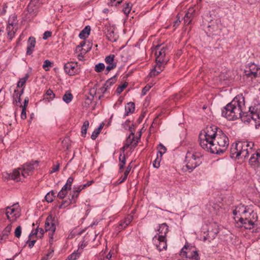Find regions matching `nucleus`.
I'll list each match as a JSON object with an SVG mask.
<instances>
[{"label":"nucleus","mask_w":260,"mask_h":260,"mask_svg":"<svg viewBox=\"0 0 260 260\" xmlns=\"http://www.w3.org/2000/svg\"><path fill=\"white\" fill-rule=\"evenodd\" d=\"M249 164L254 169L260 168V149H257L251 154Z\"/></svg>","instance_id":"nucleus-14"},{"label":"nucleus","mask_w":260,"mask_h":260,"mask_svg":"<svg viewBox=\"0 0 260 260\" xmlns=\"http://www.w3.org/2000/svg\"><path fill=\"white\" fill-rule=\"evenodd\" d=\"M53 64V62H51L50 60L48 59H46L44 61L43 68L45 71H48L49 69H47V68L51 67Z\"/></svg>","instance_id":"nucleus-50"},{"label":"nucleus","mask_w":260,"mask_h":260,"mask_svg":"<svg viewBox=\"0 0 260 260\" xmlns=\"http://www.w3.org/2000/svg\"><path fill=\"white\" fill-rule=\"evenodd\" d=\"M127 82H125L122 85L118 86L116 90L117 94H120L123 91V89L127 87Z\"/></svg>","instance_id":"nucleus-48"},{"label":"nucleus","mask_w":260,"mask_h":260,"mask_svg":"<svg viewBox=\"0 0 260 260\" xmlns=\"http://www.w3.org/2000/svg\"><path fill=\"white\" fill-rule=\"evenodd\" d=\"M162 156L157 154V156L155 160L153 162V166L155 168H158L160 166V162L161 160Z\"/></svg>","instance_id":"nucleus-42"},{"label":"nucleus","mask_w":260,"mask_h":260,"mask_svg":"<svg viewBox=\"0 0 260 260\" xmlns=\"http://www.w3.org/2000/svg\"><path fill=\"white\" fill-rule=\"evenodd\" d=\"M27 10L32 16H36L38 13V9L33 7V2L29 3L27 6Z\"/></svg>","instance_id":"nucleus-29"},{"label":"nucleus","mask_w":260,"mask_h":260,"mask_svg":"<svg viewBox=\"0 0 260 260\" xmlns=\"http://www.w3.org/2000/svg\"><path fill=\"white\" fill-rule=\"evenodd\" d=\"M135 109V105L133 102H129L127 104L125 107L126 114L133 113Z\"/></svg>","instance_id":"nucleus-30"},{"label":"nucleus","mask_w":260,"mask_h":260,"mask_svg":"<svg viewBox=\"0 0 260 260\" xmlns=\"http://www.w3.org/2000/svg\"><path fill=\"white\" fill-rule=\"evenodd\" d=\"M158 231L159 232V236L164 235V237H166V235L169 231L168 226L166 223L161 224L159 226Z\"/></svg>","instance_id":"nucleus-26"},{"label":"nucleus","mask_w":260,"mask_h":260,"mask_svg":"<svg viewBox=\"0 0 260 260\" xmlns=\"http://www.w3.org/2000/svg\"><path fill=\"white\" fill-rule=\"evenodd\" d=\"M244 106V98L236 96L230 103L224 107L221 114H227L228 112L231 114H247L246 112L243 111Z\"/></svg>","instance_id":"nucleus-3"},{"label":"nucleus","mask_w":260,"mask_h":260,"mask_svg":"<svg viewBox=\"0 0 260 260\" xmlns=\"http://www.w3.org/2000/svg\"><path fill=\"white\" fill-rule=\"evenodd\" d=\"M93 182V180L88 181L86 184L78 186L77 187H76V189L80 192L83 189H85L86 187L90 186Z\"/></svg>","instance_id":"nucleus-45"},{"label":"nucleus","mask_w":260,"mask_h":260,"mask_svg":"<svg viewBox=\"0 0 260 260\" xmlns=\"http://www.w3.org/2000/svg\"><path fill=\"white\" fill-rule=\"evenodd\" d=\"M20 97H21V95L18 93V90L17 89H15L14 90L13 98L15 99V100L17 102L20 103V101H21Z\"/></svg>","instance_id":"nucleus-54"},{"label":"nucleus","mask_w":260,"mask_h":260,"mask_svg":"<svg viewBox=\"0 0 260 260\" xmlns=\"http://www.w3.org/2000/svg\"><path fill=\"white\" fill-rule=\"evenodd\" d=\"M30 239L31 238H29V239L26 242V243L28 244L29 248H32L36 242V240H33L31 241Z\"/></svg>","instance_id":"nucleus-62"},{"label":"nucleus","mask_w":260,"mask_h":260,"mask_svg":"<svg viewBox=\"0 0 260 260\" xmlns=\"http://www.w3.org/2000/svg\"><path fill=\"white\" fill-rule=\"evenodd\" d=\"M123 0H109L108 2V6H117L120 4Z\"/></svg>","instance_id":"nucleus-51"},{"label":"nucleus","mask_w":260,"mask_h":260,"mask_svg":"<svg viewBox=\"0 0 260 260\" xmlns=\"http://www.w3.org/2000/svg\"><path fill=\"white\" fill-rule=\"evenodd\" d=\"M213 142L214 146L212 148V153L214 154L223 153L229 145V138L222 130H218V133L214 139Z\"/></svg>","instance_id":"nucleus-2"},{"label":"nucleus","mask_w":260,"mask_h":260,"mask_svg":"<svg viewBox=\"0 0 260 260\" xmlns=\"http://www.w3.org/2000/svg\"><path fill=\"white\" fill-rule=\"evenodd\" d=\"M105 32L106 34L107 39L112 42H116L118 39V35L115 32L114 28L111 26H107Z\"/></svg>","instance_id":"nucleus-18"},{"label":"nucleus","mask_w":260,"mask_h":260,"mask_svg":"<svg viewBox=\"0 0 260 260\" xmlns=\"http://www.w3.org/2000/svg\"><path fill=\"white\" fill-rule=\"evenodd\" d=\"M28 103V99L26 98L24 101V105L23 106L21 114H26V107L27 106Z\"/></svg>","instance_id":"nucleus-59"},{"label":"nucleus","mask_w":260,"mask_h":260,"mask_svg":"<svg viewBox=\"0 0 260 260\" xmlns=\"http://www.w3.org/2000/svg\"><path fill=\"white\" fill-rule=\"evenodd\" d=\"M254 212L247 206L240 204L233 210V213L236 216L234 217L235 221L243 220V218L247 217L250 212Z\"/></svg>","instance_id":"nucleus-5"},{"label":"nucleus","mask_w":260,"mask_h":260,"mask_svg":"<svg viewBox=\"0 0 260 260\" xmlns=\"http://www.w3.org/2000/svg\"><path fill=\"white\" fill-rule=\"evenodd\" d=\"M190 11L191 12H190L189 11H188L187 13L185 14V15L184 17V23L186 25H188L189 24H190L191 21L193 11L192 10H191Z\"/></svg>","instance_id":"nucleus-34"},{"label":"nucleus","mask_w":260,"mask_h":260,"mask_svg":"<svg viewBox=\"0 0 260 260\" xmlns=\"http://www.w3.org/2000/svg\"><path fill=\"white\" fill-rule=\"evenodd\" d=\"M55 192L52 190L48 192L45 196V200L48 203H51L53 201V199L55 197Z\"/></svg>","instance_id":"nucleus-40"},{"label":"nucleus","mask_w":260,"mask_h":260,"mask_svg":"<svg viewBox=\"0 0 260 260\" xmlns=\"http://www.w3.org/2000/svg\"><path fill=\"white\" fill-rule=\"evenodd\" d=\"M238 148L239 149L242 148V142H239L238 143H234L232 145L230 149V155L232 158H238V156H237V154L239 151H236V149Z\"/></svg>","instance_id":"nucleus-21"},{"label":"nucleus","mask_w":260,"mask_h":260,"mask_svg":"<svg viewBox=\"0 0 260 260\" xmlns=\"http://www.w3.org/2000/svg\"><path fill=\"white\" fill-rule=\"evenodd\" d=\"M132 6V4L130 3L123 5L122 9L123 12L126 15L128 14L131 10Z\"/></svg>","instance_id":"nucleus-41"},{"label":"nucleus","mask_w":260,"mask_h":260,"mask_svg":"<svg viewBox=\"0 0 260 260\" xmlns=\"http://www.w3.org/2000/svg\"><path fill=\"white\" fill-rule=\"evenodd\" d=\"M215 27H217L216 25H209L208 26V32L209 35H216L217 34L216 31L214 29Z\"/></svg>","instance_id":"nucleus-52"},{"label":"nucleus","mask_w":260,"mask_h":260,"mask_svg":"<svg viewBox=\"0 0 260 260\" xmlns=\"http://www.w3.org/2000/svg\"><path fill=\"white\" fill-rule=\"evenodd\" d=\"M64 70L66 74L69 76H74L80 72V69L77 62H67L64 65Z\"/></svg>","instance_id":"nucleus-11"},{"label":"nucleus","mask_w":260,"mask_h":260,"mask_svg":"<svg viewBox=\"0 0 260 260\" xmlns=\"http://www.w3.org/2000/svg\"><path fill=\"white\" fill-rule=\"evenodd\" d=\"M115 58L114 54H110L106 57L105 59V62L107 64H114V60Z\"/></svg>","instance_id":"nucleus-43"},{"label":"nucleus","mask_w":260,"mask_h":260,"mask_svg":"<svg viewBox=\"0 0 260 260\" xmlns=\"http://www.w3.org/2000/svg\"><path fill=\"white\" fill-rule=\"evenodd\" d=\"M87 242H86L84 240L82 241V243L79 244V247L78 249H79V251H81L87 245Z\"/></svg>","instance_id":"nucleus-64"},{"label":"nucleus","mask_w":260,"mask_h":260,"mask_svg":"<svg viewBox=\"0 0 260 260\" xmlns=\"http://www.w3.org/2000/svg\"><path fill=\"white\" fill-rule=\"evenodd\" d=\"M117 80V75H115L107 80L106 83L104 84L103 86L100 88V90L102 91L103 93L106 94L108 90L110 89L111 86H112L116 82Z\"/></svg>","instance_id":"nucleus-19"},{"label":"nucleus","mask_w":260,"mask_h":260,"mask_svg":"<svg viewBox=\"0 0 260 260\" xmlns=\"http://www.w3.org/2000/svg\"><path fill=\"white\" fill-rule=\"evenodd\" d=\"M73 99V95L69 91H67L62 96L63 101L66 103H69Z\"/></svg>","instance_id":"nucleus-36"},{"label":"nucleus","mask_w":260,"mask_h":260,"mask_svg":"<svg viewBox=\"0 0 260 260\" xmlns=\"http://www.w3.org/2000/svg\"><path fill=\"white\" fill-rule=\"evenodd\" d=\"M238 115H222L223 117L225 118L229 121H234L239 118L237 116Z\"/></svg>","instance_id":"nucleus-49"},{"label":"nucleus","mask_w":260,"mask_h":260,"mask_svg":"<svg viewBox=\"0 0 260 260\" xmlns=\"http://www.w3.org/2000/svg\"><path fill=\"white\" fill-rule=\"evenodd\" d=\"M13 21H11V19H9L8 21V25L7 26V31L8 37L10 40H12L14 36L15 32L14 30V25L17 24V22L15 20V17H12Z\"/></svg>","instance_id":"nucleus-17"},{"label":"nucleus","mask_w":260,"mask_h":260,"mask_svg":"<svg viewBox=\"0 0 260 260\" xmlns=\"http://www.w3.org/2000/svg\"><path fill=\"white\" fill-rule=\"evenodd\" d=\"M247 217L243 218V220L237 221V222H239L242 226L247 230H251L254 228L257 221L258 216L257 213L254 212H250V214H248Z\"/></svg>","instance_id":"nucleus-8"},{"label":"nucleus","mask_w":260,"mask_h":260,"mask_svg":"<svg viewBox=\"0 0 260 260\" xmlns=\"http://www.w3.org/2000/svg\"><path fill=\"white\" fill-rule=\"evenodd\" d=\"M239 118H240L241 121L245 123H250L251 121L256 122L255 117H258L260 115H238Z\"/></svg>","instance_id":"nucleus-20"},{"label":"nucleus","mask_w":260,"mask_h":260,"mask_svg":"<svg viewBox=\"0 0 260 260\" xmlns=\"http://www.w3.org/2000/svg\"><path fill=\"white\" fill-rule=\"evenodd\" d=\"M15 236L18 238H19L21 234V226H18L15 230Z\"/></svg>","instance_id":"nucleus-55"},{"label":"nucleus","mask_w":260,"mask_h":260,"mask_svg":"<svg viewBox=\"0 0 260 260\" xmlns=\"http://www.w3.org/2000/svg\"><path fill=\"white\" fill-rule=\"evenodd\" d=\"M157 149L158 150L157 154L161 156L164 154H165L166 152L167 151L166 147L161 143H159L157 147Z\"/></svg>","instance_id":"nucleus-38"},{"label":"nucleus","mask_w":260,"mask_h":260,"mask_svg":"<svg viewBox=\"0 0 260 260\" xmlns=\"http://www.w3.org/2000/svg\"><path fill=\"white\" fill-rule=\"evenodd\" d=\"M12 229V225L11 224H8L3 230L2 232V235L1 236V238H0L2 240H6L9 235L10 233V232Z\"/></svg>","instance_id":"nucleus-27"},{"label":"nucleus","mask_w":260,"mask_h":260,"mask_svg":"<svg viewBox=\"0 0 260 260\" xmlns=\"http://www.w3.org/2000/svg\"><path fill=\"white\" fill-rule=\"evenodd\" d=\"M90 27L89 25L86 26L83 29H82L79 35V37L81 39H86L90 34Z\"/></svg>","instance_id":"nucleus-24"},{"label":"nucleus","mask_w":260,"mask_h":260,"mask_svg":"<svg viewBox=\"0 0 260 260\" xmlns=\"http://www.w3.org/2000/svg\"><path fill=\"white\" fill-rule=\"evenodd\" d=\"M81 252V251H79V249H78L77 251H75L74 252L68 256V259L76 260L79 257Z\"/></svg>","instance_id":"nucleus-33"},{"label":"nucleus","mask_w":260,"mask_h":260,"mask_svg":"<svg viewBox=\"0 0 260 260\" xmlns=\"http://www.w3.org/2000/svg\"><path fill=\"white\" fill-rule=\"evenodd\" d=\"M243 144H244L245 148H248V147H249L250 151L251 152L252 151V149L253 147L254 146L253 142H247L246 144H245V143H243Z\"/></svg>","instance_id":"nucleus-60"},{"label":"nucleus","mask_w":260,"mask_h":260,"mask_svg":"<svg viewBox=\"0 0 260 260\" xmlns=\"http://www.w3.org/2000/svg\"><path fill=\"white\" fill-rule=\"evenodd\" d=\"M250 114H260V105L250 106L249 108Z\"/></svg>","instance_id":"nucleus-39"},{"label":"nucleus","mask_w":260,"mask_h":260,"mask_svg":"<svg viewBox=\"0 0 260 260\" xmlns=\"http://www.w3.org/2000/svg\"><path fill=\"white\" fill-rule=\"evenodd\" d=\"M100 131H99V129H95L94 131L92 132V134L91 136V138L92 140H94L96 139V138L98 137L100 133Z\"/></svg>","instance_id":"nucleus-56"},{"label":"nucleus","mask_w":260,"mask_h":260,"mask_svg":"<svg viewBox=\"0 0 260 260\" xmlns=\"http://www.w3.org/2000/svg\"><path fill=\"white\" fill-rule=\"evenodd\" d=\"M89 121L88 120H86L83 123V124L81 128V136L83 137H85V135L87 133V130L89 126Z\"/></svg>","instance_id":"nucleus-37"},{"label":"nucleus","mask_w":260,"mask_h":260,"mask_svg":"<svg viewBox=\"0 0 260 260\" xmlns=\"http://www.w3.org/2000/svg\"><path fill=\"white\" fill-rule=\"evenodd\" d=\"M250 153H251V152L249 151L248 148H245V147L244 145L243 148L242 149V150L239 152V153H238L237 154V156H238V159H239L240 158H245L246 157L248 156Z\"/></svg>","instance_id":"nucleus-28"},{"label":"nucleus","mask_w":260,"mask_h":260,"mask_svg":"<svg viewBox=\"0 0 260 260\" xmlns=\"http://www.w3.org/2000/svg\"><path fill=\"white\" fill-rule=\"evenodd\" d=\"M38 160L27 162L23 165L22 168L14 170L13 173L9 174V177L16 182L20 181L21 180V176L26 178L31 175L35 169L38 167Z\"/></svg>","instance_id":"nucleus-1"},{"label":"nucleus","mask_w":260,"mask_h":260,"mask_svg":"<svg viewBox=\"0 0 260 260\" xmlns=\"http://www.w3.org/2000/svg\"><path fill=\"white\" fill-rule=\"evenodd\" d=\"M214 138L207 137L203 135L201 132L199 135V141L200 146L205 150L212 153V148L214 147Z\"/></svg>","instance_id":"nucleus-6"},{"label":"nucleus","mask_w":260,"mask_h":260,"mask_svg":"<svg viewBox=\"0 0 260 260\" xmlns=\"http://www.w3.org/2000/svg\"><path fill=\"white\" fill-rule=\"evenodd\" d=\"M15 212L14 208H11V207H7L6 210V214L8 219H10V215H12Z\"/></svg>","instance_id":"nucleus-47"},{"label":"nucleus","mask_w":260,"mask_h":260,"mask_svg":"<svg viewBox=\"0 0 260 260\" xmlns=\"http://www.w3.org/2000/svg\"><path fill=\"white\" fill-rule=\"evenodd\" d=\"M67 194V191L60 190L57 194V197L60 199H63Z\"/></svg>","instance_id":"nucleus-57"},{"label":"nucleus","mask_w":260,"mask_h":260,"mask_svg":"<svg viewBox=\"0 0 260 260\" xmlns=\"http://www.w3.org/2000/svg\"><path fill=\"white\" fill-rule=\"evenodd\" d=\"M108 66L106 67V71L107 72V74L108 73L109 71L115 69L116 67L117 64L116 63H114V64H108Z\"/></svg>","instance_id":"nucleus-58"},{"label":"nucleus","mask_w":260,"mask_h":260,"mask_svg":"<svg viewBox=\"0 0 260 260\" xmlns=\"http://www.w3.org/2000/svg\"><path fill=\"white\" fill-rule=\"evenodd\" d=\"M218 231L216 230H212L211 231H208V234L204 237V241H208L211 242L212 240L214 239L218 234Z\"/></svg>","instance_id":"nucleus-23"},{"label":"nucleus","mask_w":260,"mask_h":260,"mask_svg":"<svg viewBox=\"0 0 260 260\" xmlns=\"http://www.w3.org/2000/svg\"><path fill=\"white\" fill-rule=\"evenodd\" d=\"M79 193L80 192L75 187H74V190L70 192L69 197H70V200L73 204H75L76 203Z\"/></svg>","instance_id":"nucleus-25"},{"label":"nucleus","mask_w":260,"mask_h":260,"mask_svg":"<svg viewBox=\"0 0 260 260\" xmlns=\"http://www.w3.org/2000/svg\"><path fill=\"white\" fill-rule=\"evenodd\" d=\"M166 47L164 46L157 45L155 47V55L156 56V61L168 62L169 59L166 58Z\"/></svg>","instance_id":"nucleus-10"},{"label":"nucleus","mask_w":260,"mask_h":260,"mask_svg":"<svg viewBox=\"0 0 260 260\" xmlns=\"http://www.w3.org/2000/svg\"><path fill=\"white\" fill-rule=\"evenodd\" d=\"M36 39L33 37H30L27 41V47L26 51V55H30L34 50L36 45Z\"/></svg>","instance_id":"nucleus-22"},{"label":"nucleus","mask_w":260,"mask_h":260,"mask_svg":"<svg viewBox=\"0 0 260 260\" xmlns=\"http://www.w3.org/2000/svg\"><path fill=\"white\" fill-rule=\"evenodd\" d=\"M55 221V218L51 215H49L45 221V229L46 232H49V236L51 239H53V236L56 230Z\"/></svg>","instance_id":"nucleus-9"},{"label":"nucleus","mask_w":260,"mask_h":260,"mask_svg":"<svg viewBox=\"0 0 260 260\" xmlns=\"http://www.w3.org/2000/svg\"><path fill=\"white\" fill-rule=\"evenodd\" d=\"M105 68V66L103 63H99L95 66L94 70L98 73H100L104 70Z\"/></svg>","instance_id":"nucleus-46"},{"label":"nucleus","mask_w":260,"mask_h":260,"mask_svg":"<svg viewBox=\"0 0 260 260\" xmlns=\"http://www.w3.org/2000/svg\"><path fill=\"white\" fill-rule=\"evenodd\" d=\"M132 126H134L133 124H132L131 126L129 125V130L131 133L127 138L125 141V143L128 144L129 146L131 145V149L132 148H135L137 146L141 137L140 134L139 137L135 138L134 129Z\"/></svg>","instance_id":"nucleus-12"},{"label":"nucleus","mask_w":260,"mask_h":260,"mask_svg":"<svg viewBox=\"0 0 260 260\" xmlns=\"http://www.w3.org/2000/svg\"><path fill=\"white\" fill-rule=\"evenodd\" d=\"M29 77V75L28 74H26L23 78H20L17 84V87L21 88L24 87L25 83L28 80Z\"/></svg>","instance_id":"nucleus-31"},{"label":"nucleus","mask_w":260,"mask_h":260,"mask_svg":"<svg viewBox=\"0 0 260 260\" xmlns=\"http://www.w3.org/2000/svg\"><path fill=\"white\" fill-rule=\"evenodd\" d=\"M52 35V32L50 31H46L44 33L43 39L45 40L50 37Z\"/></svg>","instance_id":"nucleus-63"},{"label":"nucleus","mask_w":260,"mask_h":260,"mask_svg":"<svg viewBox=\"0 0 260 260\" xmlns=\"http://www.w3.org/2000/svg\"><path fill=\"white\" fill-rule=\"evenodd\" d=\"M119 172H121L122 169L124 167V165L126 162V158L124 154L120 153L119 157Z\"/></svg>","instance_id":"nucleus-32"},{"label":"nucleus","mask_w":260,"mask_h":260,"mask_svg":"<svg viewBox=\"0 0 260 260\" xmlns=\"http://www.w3.org/2000/svg\"><path fill=\"white\" fill-rule=\"evenodd\" d=\"M167 63V62H161L156 61V64L154 68L156 69V70H157V73L159 74L161 71L164 70L165 65H166Z\"/></svg>","instance_id":"nucleus-35"},{"label":"nucleus","mask_w":260,"mask_h":260,"mask_svg":"<svg viewBox=\"0 0 260 260\" xmlns=\"http://www.w3.org/2000/svg\"><path fill=\"white\" fill-rule=\"evenodd\" d=\"M45 94L51 100H52L55 98V94L50 89H49L46 91Z\"/></svg>","instance_id":"nucleus-53"},{"label":"nucleus","mask_w":260,"mask_h":260,"mask_svg":"<svg viewBox=\"0 0 260 260\" xmlns=\"http://www.w3.org/2000/svg\"><path fill=\"white\" fill-rule=\"evenodd\" d=\"M185 161L186 167L190 170L189 172H191L202 162L201 157L199 155H197L196 153L189 151L186 154Z\"/></svg>","instance_id":"nucleus-4"},{"label":"nucleus","mask_w":260,"mask_h":260,"mask_svg":"<svg viewBox=\"0 0 260 260\" xmlns=\"http://www.w3.org/2000/svg\"><path fill=\"white\" fill-rule=\"evenodd\" d=\"M218 130H221L216 126L212 125L210 126L208 125L206 129L202 131L203 135H206L207 137H213L214 139L217 136Z\"/></svg>","instance_id":"nucleus-16"},{"label":"nucleus","mask_w":260,"mask_h":260,"mask_svg":"<svg viewBox=\"0 0 260 260\" xmlns=\"http://www.w3.org/2000/svg\"><path fill=\"white\" fill-rule=\"evenodd\" d=\"M155 243V246L158 251H161L164 249H166L167 247L166 237L164 236H155L153 238Z\"/></svg>","instance_id":"nucleus-13"},{"label":"nucleus","mask_w":260,"mask_h":260,"mask_svg":"<svg viewBox=\"0 0 260 260\" xmlns=\"http://www.w3.org/2000/svg\"><path fill=\"white\" fill-rule=\"evenodd\" d=\"M33 2V7H36L38 9V8L40 7L41 4L40 3V0H31L30 3Z\"/></svg>","instance_id":"nucleus-61"},{"label":"nucleus","mask_w":260,"mask_h":260,"mask_svg":"<svg viewBox=\"0 0 260 260\" xmlns=\"http://www.w3.org/2000/svg\"><path fill=\"white\" fill-rule=\"evenodd\" d=\"M214 138L207 137L203 135L201 132L199 135V141L200 146L205 150L212 153V148L214 147Z\"/></svg>","instance_id":"nucleus-7"},{"label":"nucleus","mask_w":260,"mask_h":260,"mask_svg":"<svg viewBox=\"0 0 260 260\" xmlns=\"http://www.w3.org/2000/svg\"><path fill=\"white\" fill-rule=\"evenodd\" d=\"M181 253L183 256L189 259L194 260H199L200 257L198 251L196 250H191L187 249V246L185 245L181 250Z\"/></svg>","instance_id":"nucleus-15"},{"label":"nucleus","mask_w":260,"mask_h":260,"mask_svg":"<svg viewBox=\"0 0 260 260\" xmlns=\"http://www.w3.org/2000/svg\"><path fill=\"white\" fill-rule=\"evenodd\" d=\"M71 204H73L70 200V197H69L68 200L63 201L61 204L59 206V209L64 208Z\"/></svg>","instance_id":"nucleus-44"}]
</instances>
